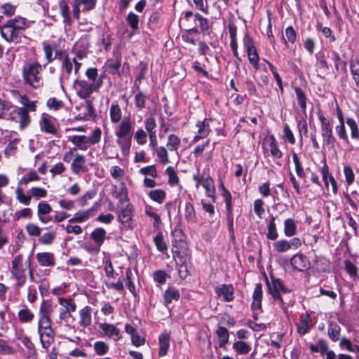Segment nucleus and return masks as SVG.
I'll list each match as a JSON object with an SVG mask.
<instances>
[{
	"label": "nucleus",
	"mask_w": 359,
	"mask_h": 359,
	"mask_svg": "<svg viewBox=\"0 0 359 359\" xmlns=\"http://www.w3.org/2000/svg\"><path fill=\"white\" fill-rule=\"evenodd\" d=\"M43 67L36 60H28L22 67V77L25 85L34 88L43 86Z\"/></svg>",
	"instance_id": "f257e3e1"
},
{
	"label": "nucleus",
	"mask_w": 359,
	"mask_h": 359,
	"mask_svg": "<svg viewBox=\"0 0 359 359\" xmlns=\"http://www.w3.org/2000/svg\"><path fill=\"white\" fill-rule=\"evenodd\" d=\"M11 273L16 280V285L18 287L22 286L27 279L26 276V264L23 263V256L22 255H18L15 256L11 264Z\"/></svg>",
	"instance_id": "f03ea898"
},
{
	"label": "nucleus",
	"mask_w": 359,
	"mask_h": 359,
	"mask_svg": "<svg viewBox=\"0 0 359 359\" xmlns=\"http://www.w3.org/2000/svg\"><path fill=\"white\" fill-rule=\"evenodd\" d=\"M266 285L269 293L272 296L273 299L277 301L280 306L283 307L285 305V302L280 295V292L287 293L289 290L285 287L280 280L273 278H271V281L266 279Z\"/></svg>",
	"instance_id": "7ed1b4c3"
},
{
	"label": "nucleus",
	"mask_w": 359,
	"mask_h": 359,
	"mask_svg": "<svg viewBox=\"0 0 359 359\" xmlns=\"http://www.w3.org/2000/svg\"><path fill=\"white\" fill-rule=\"evenodd\" d=\"M318 118L320 121L321 135L324 141L330 148H334L336 140L332 135V126L330 121L321 112L318 113Z\"/></svg>",
	"instance_id": "20e7f679"
},
{
	"label": "nucleus",
	"mask_w": 359,
	"mask_h": 359,
	"mask_svg": "<svg viewBox=\"0 0 359 359\" xmlns=\"http://www.w3.org/2000/svg\"><path fill=\"white\" fill-rule=\"evenodd\" d=\"M78 86L77 95L82 99L88 98L93 92H97L100 88V81L95 83H89L86 80H76Z\"/></svg>",
	"instance_id": "39448f33"
},
{
	"label": "nucleus",
	"mask_w": 359,
	"mask_h": 359,
	"mask_svg": "<svg viewBox=\"0 0 359 359\" xmlns=\"http://www.w3.org/2000/svg\"><path fill=\"white\" fill-rule=\"evenodd\" d=\"M174 259L177 266L180 276L182 278H186L189 276L187 266L189 260V255L187 250L183 251H176L174 254Z\"/></svg>",
	"instance_id": "423d86ee"
},
{
	"label": "nucleus",
	"mask_w": 359,
	"mask_h": 359,
	"mask_svg": "<svg viewBox=\"0 0 359 359\" xmlns=\"http://www.w3.org/2000/svg\"><path fill=\"white\" fill-rule=\"evenodd\" d=\"M133 205L130 202L118 203V219L120 222L130 228V222L133 217Z\"/></svg>",
	"instance_id": "0eeeda50"
},
{
	"label": "nucleus",
	"mask_w": 359,
	"mask_h": 359,
	"mask_svg": "<svg viewBox=\"0 0 359 359\" xmlns=\"http://www.w3.org/2000/svg\"><path fill=\"white\" fill-rule=\"evenodd\" d=\"M9 116L11 120L19 123L20 129L26 128L31 121L27 110L25 108L17 107L10 112Z\"/></svg>",
	"instance_id": "6e6552de"
},
{
	"label": "nucleus",
	"mask_w": 359,
	"mask_h": 359,
	"mask_svg": "<svg viewBox=\"0 0 359 359\" xmlns=\"http://www.w3.org/2000/svg\"><path fill=\"white\" fill-rule=\"evenodd\" d=\"M97 0H79L76 4H73L72 15L76 20L80 18V13L88 12L95 8Z\"/></svg>",
	"instance_id": "1a4fd4ad"
},
{
	"label": "nucleus",
	"mask_w": 359,
	"mask_h": 359,
	"mask_svg": "<svg viewBox=\"0 0 359 359\" xmlns=\"http://www.w3.org/2000/svg\"><path fill=\"white\" fill-rule=\"evenodd\" d=\"M107 232L103 228H96L90 234V238L94 241L96 246L92 250L88 249L90 252L97 253L100 252V246L106 239Z\"/></svg>",
	"instance_id": "9d476101"
},
{
	"label": "nucleus",
	"mask_w": 359,
	"mask_h": 359,
	"mask_svg": "<svg viewBox=\"0 0 359 359\" xmlns=\"http://www.w3.org/2000/svg\"><path fill=\"white\" fill-rule=\"evenodd\" d=\"M290 263L293 269L299 271H304L310 267V262L307 257L300 253L293 255L291 258Z\"/></svg>",
	"instance_id": "9b49d317"
},
{
	"label": "nucleus",
	"mask_w": 359,
	"mask_h": 359,
	"mask_svg": "<svg viewBox=\"0 0 359 359\" xmlns=\"http://www.w3.org/2000/svg\"><path fill=\"white\" fill-rule=\"evenodd\" d=\"M112 196L118 200V203L128 202V189L125 182H121L119 185L114 186L111 191Z\"/></svg>",
	"instance_id": "f8f14e48"
},
{
	"label": "nucleus",
	"mask_w": 359,
	"mask_h": 359,
	"mask_svg": "<svg viewBox=\"0 0 359 359\" xmlns=\"http://www.w3.org/2000/svg\"><path fill=\"white\" fill-rule=\"evenodd\" d=\"M39 126L41 131L51 135H57L56 127L52 118L46 114H43L39 121Z\"/></svg>",
	"instance_id": "ddd939ff"
},
{
	"label": "nucleus",
	"mask_w": 359,
	"mask_h": 359,
	"mask_svg": "<svg viewBox=\"0 0 359 359\" xmlns=\"http://www.w3.org/2000/svg\"><path fill=\"white\" fill-rule=\"evenodd\" d=\"M0 32L2 37L8 42L14 41L18 38V32L8 20L1 27Z\"/></svg>",
	"instance_id": "4468645a"
},
{
	"label": "nucleus",
	"mask_w": 359,
	"mask_h": 359,
	"mask_svg": "<svg viewBox=\"0 0 359 359\" xmlns=\"http://www.w3.org/2000/svg\"><path fill=\"white\" fill-rule=\"evenodd\" d=\"M132 122L130 118L124 117L115 130L116 135L132 136Z\"/></svg>",
	"instance_id": "2eb2a0df"
},
{
	"label": "nucleus",
	"mask_w": 359,
	"mask_h": 359,
	"mask_svg": "<svg viewBox=\"0 0 359 359\" xmlns=\"http://www.w3.org/2000/svg\"><path fill=\"white\" fill-rule=\"evenodd\" d=\"M245 46L247 48V53L248 56V60L251 65L257 69L259 68L258 67V62H259V55L257 52V50L255 47L254 46L252 41L250 39H248L247 42H245Z\"/></svg>",
	"instance_id": "dca6fc26"
},
{
	"label": "nucleus",
	"mask_w": 359,
	"mask_h": 359,
	"mask_svg": "<svg viewBox=\"0 0 359 359\" xmlns=\"http://www.w3.org/2000/svg\"><path fill=\"white\" fill-rule=\"evenodd\" d=\"M215 292L219 296H222L225 302H231L233 299V287L231 285H222L215 287Z\"/></svg>",
	"instance_id": "f3484780"
},
{
	"label": "nucleus",
	"mask_w": 359,
	"mask_h": 359,
	"mask_svg": "<svg viewBox=\"0 0 359 359\" xmlns=\"http://www.w3.org/2000/svg\"><path fill=\"white\" fill-rule=\"evenodd\" d=\"M100 328L103 332L109 337H114V340L118 341L121 339L120 330L113 324L109 323H101L100 324Z\"/></svg>",
	"instance_id": "a211bd4d"
},
{
	"label": "nucleus",
	"mask_w": 359,
	"mask_h": 359,
	"mask_svg": "<svg viewBox=\"0 0 359 359\" xmlns=\"http://www.w3.org/2000/svg\"><path fill=\"white\" fill-rule=\"evenodd\" d=\"M95 211V205L85 211H79L74 214V217L69 220V223L84 222L93 217Z\"/></svg>",
	"instance_id": "6ab92c4d"
},
{
	"label": "nucleus",
	"mask_w": 359,
	"mask_h": 359,
	"mask_svg": "<svg viewBox=\"0 0 359 359\" xmlns=\"http://www.w3.org/2000/svg\"><path fill=\"white\" fill-rule=\"evenodd\" d=\"M92 309L89 306H86L79 311V325L81 327H86L92 323Z\"/></svg>",
	"instance_id": "aec40b11"
},
{
	"label": "nucleus",
	"mask_w": 359,
	"mask_h": 359,
	"mask_svg": "<svg viewBox=\"0 0 359 359\" xmlns=\"http://www.w3.org/2000/svg\"><path fill=\"white\" fill-rule=\"evenodd\" d=\"M88 46L86 41H77L72 48V52L80 60L87 57Z\"/></svg>",
	"instance_id": "412c9836"
},
{
	"label": "nucleus",
	"mask_w": 359,
	"mask_h": 359,
	"mask_svg": "<svg viewBox=\"0 0 359 359\" xmlns=\"http://www.w3.org/2000/svg\"><path fill=\"white\" fill-rule=\"evenodd\" d=\"M197 127L198 128V135H196L193 140L194 142L206 137L210 131L209 121L206 118L201 122H198L197 123Z\"/></svg>",
	"instance_id": "4be33fe9"
},
{
	"label": "nucleus",
	"mask_w": 359,
	"mask_h": 359,
	"mask_svg": "<svg viewBox=\"0 0 359 359\" xmlns=\"http://www.w3.org/2000/svg\"><path fill=\"white\" fill-rule=\"evenodd\" d=\"M116 144L120 147L124 156H128L131 147L132 136L116 135Z\"/></svg>",
	"instance_id": "5701e85b"
},
{
	"label": "nucleus",
	"mask_w": 359,
	"mask_h": 359,
	"mask_svg": "<svg viewBox=\"0 0 359 359\" xmlns=\"http://www.w3.org/2000/svg\"><path fill=\"white\" fill-rule=\"evenodd\" d=\"M43 348H48L54 340V331L52 327L38 332Z\"/></svg>",
	"instance_id": "b1692460"
},
{
	"label": "nucleus",
	"mask_w": 359,
	"mask_h": 359,
	"mask_svg": "<svg viewBox=\"0 0 359 359\" xmlns=\"http://www.w3.org/2000/svg\"><path fill=\"white\" fill-rule=\"evenodd\" d=\"M252 309L253 310H259L262 308V287L260 283L255 285L254 292L252 293Z\"/></svg>",
	"instance_id": "393cba45"
},
{
	"label": "nucleus",
	"mask_w": 359,
	"mask_h": 359,
	"mask_svg": "<svg viewBox=\"0 0 359 359\" xmlns=\"http://www.w3.org/2000/svg\"><path fill=\"white\" fill-rule=\"evenodd\" d=\"M36 259L42 266H53L55 264L54 255L51 252L37 253Z\"/></svg>",
	"instance_id": "a878e982"
},
{
	"label": "nucleus",
	"mask_w": 359,
	"mask_h": 359,
	"mask_svg": "<svg viewBox=\"0 0 359 359\" xmlns=\"http://www.w3.org/2000/svg\"><path fill=\"white\" fill-rule=\"evenodd\" d=\"M86 160L84 156L76 154L72 161L71 168L74 173L79 174L84 170Z\"/></svg>",
	"instance_id": "bb28decb"
},
{
	"label": "nucleus",
	"mask_w": 359,
	"mask_h": 359,
	"mask_svg": "<svg viewBox=\"0 0 359 359\" xmlns=\"http://www.w3.org/2000/svg\"><path fill=\"white\" fill-rule=\"evenodd\" d=\"M330 58L334 63V67L337 72L345 73L346 72V62L341 59L337 52L332 50L330 52Z\"/></svg>",
	"instance_id": "cd10ccee"
},
{
	"label": "nucleus",
	"mask_w": 359,
	"mask_h": 359,
	"mask_svg": "<svg viewBox=\"0 0 359 359\" xmlns=\"http://www.w3.org/2000/svg\"><path fill=\"white\" fill-rule=\"evenodd\" d=\"M121 65V55H117L115 59L108 60L105 63V67L109 74H116L118 73Z\"/></svg>",
	"instance_id": "c85d7f7f"
},
{
	"label": "nucleus",
	"mask_w": 359,
	"mask_h": 359,
	"mask_svg": "<svg viewBox=\"0 0 359 359\" xmlns=\"http://www.w3.org/2000/svg\"><path fill=\"white\" fill-rule=\"evenodd\" d=\"M71 142L82 151H86L90 146L86 135H74L72 137Z\"/></svg>",
	"instance_id": "c756f323"
},
{
	"label": "nucleus",
	"mask_w": 359,
	"mask_h": 359,
	"mask_svg": "<svg viewBox=\"0 0 359 359\" xmlns=\"http://www.w3.org/2000/svg\"><path fill=\"white\" fill-rule=\"evenodd\" d=\"M180 297L179 290L173 287H168L164 292L163 298L166 305L170 304L172 301H177Z\"/></svg>",
	"instance_id": "7c9ffc66"
},
{
	"label": "nucleus",
	"mask_w": 359,
	"mask_h": 359,
	"mask_svg": "<svg viewBox=\"0 0 359 359\" xmlns=\"http://www.w3.org/2000/svg\"><path fill=\"white\" fill-rule=\"evenodd\" d=\"M159 353L160 356L165 355L170 346V336L168 333H162L159 336Z\"/></svg>",
	"instance_id": "2f4dec72"
},
{
	"label": "nucleus",
	"mask_w": 359,
	"mask_h": 359,
	"mask_svg": "<svg viewBox=\"0 0 359 359\" xmlns=\"http://www.w3.org/2000/svg\"><path fill=\"white\" fill-rule=\"evenodd\" d=\"M311 322V318L309 314L301 316L300 323L297 325L298 333L301 335L306 334L309 331Z\"/></svg>",
	"instance_id": "473e14b6"
},
{
	"label": "nucleus",
	"mask_w": 359,
	"mask_h": 359,
	"mask_svg": "<svg viewBox=\"0 0 359 359\" xmlns=\"http://www.w3.org/2000/svg\"><path fill=\"white\" fill-rule=\"evenodd\" d=\"M61 69V76L65 79H69L72 72L73 67L72 62L67 55H65L62 59Z\"/></svg>",
	"instance_id": "72a5a7b5"
},
{
	"label": "nucleus",
	"mask_w": 359,
	"mask_h": 359,
	"mask_svg": "<svg viewBox=\"0 0 359 359\" xmlns=\"http://www.w3.org/2000/svg\"><path fill=\"white\" fill-rule=\"evenodd\" d=\"M60 13L63 18L64 23L69 24L72 20L69 6L65 0H60L59 1Z\"/></svg>",
	"instance_id": "f704fd0d"
},
{
	"label": "nucleus",
	"mask_w": 359,
	"mask_h": 359,
	"mask_svg": "<svg viewBox=\"0 0 359 359\" xmlns=\"http://www.w3.org/2000/svg\"><path fill=\"white\" fill-rule=\"evenodd\" d=\"M203 187L206 190L207 196L211 198L213 200V201H215V189L214 182L208 175L205 176V180L203 182Z\"/></svg>",
	"instance_id": "c9c22d12"
},
{
	"label": "nucleus",
	"mask_w": 359,
	"mask_h": 359,
	"mask_svg": "<svg viewBox=\"0 0 359 359\" xmlns=\"http://www.w3.org/2000/svg\"><path fill=\"white\" fill-rule=\"evenodd\" d=\"M233 349L238 355H246L250 351L251 347L246 342L239 340L233 344Z\"/></svg>",
	"instance_id": "e433bc0d"
},
{
	"label": "nucleus",
	"mask_w": 359,
	"mask_h": 359,
	"mask_svg": "<svg viewBox=\"0 0 359 359\" xmlns=\"http://www.w3.org/2000/svg\"><path fill=\"white\" fill-rule=\"evenodd\" d=\"M269 150L271 155L275 158H280L282 157V152L278 149L277 141L273 135L269 138Z\"/></svg>",
	"instance_id": "4c0bfd02"
},
{
	"label": "nucleus",
	"mask_w": 359,
	"mask_h": 359,
	"mask_svg": "<svg viewBox=\"0 0 359 359\" xmlns=\"http://www.w3.org/2000/svg\"><path fill=\"white\" fill-rule=\"evenodd\" d=\"M58 302L62 306L60 309L73 312L76 309V304L72 299L60 297Z\"/></svg>",
	"instance_id": "58836bf2"
},
{
	"label": "nucleus",
	"mask_w": 359,
	"mask_h": 359,
	"mask_svg": "<svg viewBox=\"0 0 359 359\" xmlns=\"http://www.w3.org/2000/svg\"><path fill=\"white\" fill-rule=\"evenodd\" d=\"M216 334L219 337V347H224L229 341V334L228 330L224 327H219L216 330Z\"/></svg>",
	"instance_id": "ea45409f"
},
{
	"label": "nucleus",
	"mask_w": 359,
	"mask_h": 359,
	"mask_svg": "<svg viewBox=\"0 0 359 359\" xmlns=\"http://www.w3.org/2000/svg\"><path fill=\"white\" fill-rule=\"evenodd\" d=\"M18 316L19 320L22 323H29L32 321L34 318V314L27 308L19 310Z\"/></svg>",
	"instance_id": "a19ab883"
},
{
	"label": "nucleus",
	"mask_w": 359,
	"mask_h": 359,
	"mask_svg": "<svg viewBox=\"0 0 359 359\" xmlns=\"http://www.w3.org/2000/svg\"><path fill=\"white\" fill-rule=\"evenodd\" d=\"M294 91L296 93L297 99L298 100V103L300 105V107L303 112H306V96L304 91L299 87H295Z\"/></svg>",
	"instance_id": "79ce46f5"
},
{
	"label": "nucleus",
	"mask_w": 359,
	"mask_h": 359,
	"mask_svg": "<svg viewBox=\"0 0 359 359\" xmlns=\"http://www.w3.org/2000/svg\"><path fill=\"white\" fill-rule=\"evenodd\" d=\"M297 226L294 219H287L284 222V233L288 237L296 234Z\"/></svg>",
	"instance_id": "37998d69"
},
{
	"label": "nucleus",
	"mask_w": 359,
	"mask_h": 359,
	"mask_svg": "<svg viewBox=\"0 0 359 359\" xmlns=\"http://www.w3.org/2000/svg\"><path fill=\"white\" fill-rule=\"evenodd\" d=\"M267 230H268V232L266 234L267 238H269L271 241H275L278 238V234L276 231V225L275 223V217H271L270 221L267 226Z\"/></svg>",
	"instance_id": "c03bdc74"
},
{
	"label": "nucleus",
	"mask_w": 359,
	"mask_h": 359,
	"mask_svg": "<svg viewBox=\"0 0 359 359\" xmlns=\"http://www.w3.org/2000/svg\"><path fill=\"white\" fill-rule=\"evenodd\" d=\"M8 21L18 32L19 30L25 29L29 26L26 19L22 17H17Z\"/></svg>",
	"instance_id": "a18cd8bd"
},
{
	"label": "nucleus",
	"mask_w": 359,
	"mask_h": 359,
	"mask_svg": "<svg viewBox=\"0 0 359 359\" xmlns=\"http://www.w3.org/2000/svg\"><path fill=\"white\" fill-rule=\"evenodd\" d=\"M86 75L89 80L92 81L93 83H95L96 82L100 81V87L102 86L103 76H98L97 69L96 68L90 67L87 69Z\"/></svg>",
	"instance_id": "49530a36"
},
{
	"label": "nucleus",
	"mask_w": 359,
	"mask_h": 359,
	"mask_svg": "<svg viewBox=\"0 0 359 359\" xmlns=\"http://www.w3.org/2000/svg\"><path fill=\"white\" fill-rule=\"evenodd\" d=\"M149 196L152 201L161 204L165 200L166 194L162 189H154L149 191Z\"/></svg>",
	"instance_id": "de8ad7c7"
},
{
	"label": "nucleus",
	"mask_w": 359,
	"mask_h": 359,
	"mask_svg": "<svg viewBox=\"0 0 359 359\" xmlns=\"http://www.w3.org/2000/svg\"><path fill=\"white\" fill-rule=\"evenodd\" d=\"M110 118L113 123H118L122 117V111L118 104H112L109 110Z\"/></svg>",
	"instance_id": "09e8293b"
},
{
	"label": "nucleus",
	"mask_w": 359,
	"mask_h": 359,
	"mask_svg": "<svg viewBox=\"0 0 359 359\" xmlns=\"http://www.w3.org/2000/svg\"><path fill=\"white\" fill-rule=\"evenodd\" d=\"M340 327L334 323H330L328 326L327 334L330 339L334 341H337L339 338Z\"/></svg>",
	"instance_id": "8fccbe9b"
},
{
	"label": "nucleus",
	"mask_w": 359,
	"mask_h": 359,
	"mask_svg": "<svg viewBox=\"0 0 359 359\" xmlns=\"http://www.w3.org/2000/svg\"><path fill=\"white\" fill-rule=\"evenodd\" d=\"M180 145V138L174 134L170 135L166 146L170 151H177Z\"/></svg>",
	"instance_id": "3c124183"
},
{
	"label": "nucleus",
	"mask_w": 359,
	"mask_h": 359,
	"mask_svg": "<svg viewBox=\"0 0 359 359\" xmlns=\"http://www.w3.org/2000/svg\"><path fill=\"white\" fill-rule=\"evenodd\" d=\"M15 195L17 200L22 204L29 205L31 203L32 196L25 195L23 194L22 189L18 187L15 190Z\"/></svg>",
	"instance_id": "603ef678"
},
{
	"label": "nucleus",
	"mask_w": 359,
	"mask_h": 359,
	"mask_svg": "<svg viewBox=\"0 0 359 359\" xmlns=\"http://www.w3.org/2000/svg\"><path fill=\"white\" fill-rule=\"evenodd\" d=\"M110 175L112 177L116 180L118 182H123V177L124 176V170L117 165H114L110 168Z\"/></svg>",
	"instance_id": "864d4df0"
},
{
	"label": "nucleus",
	"mask_w": 359,
	"mask_h": 359,
	"mask_svg": "<svg viewBox=\"0 0 359 359\" xmlns=\"http://www.w3.org/2000/svg\"><path fill=\"white\" fill-rule=\"evenodd\" d=\"M52 312V307L50 303L43 301L40 306V318H50Z\"/></svg>",
	"instance_id": "5fc2aeb1"
},
{
	"label": "nucleus",
	"mask_w": 359,
	"mask_h": 359,
	"mask_svg": "<svg viewBox=\"0 0 359 359\" xmlns=\"http://www.w3.org/2000/svg\"><path fill=\"white\" fill-rule=\"evenodd\" d=\"M292 160H293L294 165H295V170H296V173H297V176L299 178L304 179L306 177V174L304 172V168L302 166V164L300 163V161H299L297 154L293 153Z\"/></svg>",
	"instance_id": "6e6d98bb"
},
{
	"label": "nucleus",
	"mask_w": 359,
	"mask_h": 359,
	"mask_svg": "<svg viewBox=\"0 0 359 359\" xmlns=\"http://www.w3.org/2000/svg\"><path fill=\"white\" fill-rule=\"evenodd\" d=\"M346 123L351 129V135L353 139H359V130L358 125L354 119L351 118H346Z\"/></svg>",
	"instance_id": "4d7b16f0"
},
{
	"label": "nucleus",
	"mask_w": 359,
	"mask_h": 359,
	"mask_svg": "<svg viewBox=\"0 0 359 359\" xmlns=\"http://www.w3.org/2000/svg\"><path fill=\"white\" fill-rule=\"evenodd\" d=\"M194 20L196 22H198L202 32H205L209 29V22L207 18L203 17L199 13H196L194 15Z\"/></svg>",
	"instance_id": "13d9d810"
},
{
	"label": "nucleus",
	"mask_w": 359,
	"mask_h": 359,
	"mask_svg": "<svg viewBox=\"0 0 359 359\" xmlns=\"http://www.w3.org/2000/svg\"><path fill=\"white\" fill-rule=\"evenodd\" d=\"M165 173L169 177L168 183L170 185L174 186V185H177L179 184V177H178L175 169L172 167H171V166L168 167L165 170Z\"/></svg>",
	"instance_id": "bf43d9fd"
},
{
	"label": "nucleus",
	"mask_w": 359,
	"mask_h": 359,
	"mask_svg": "<svg viewBox=\"0 0 359 359\" xmlns=\"http://www.w3.org/2000/svg\"><path fill=\"white\" fill-rule=\"evenodd\" d=\"M154 150L156 151L157 156L161 163L167 164L170 162L168 151L164 147H157Z\"/></svg>",
	"instance_id": "052dcab7"
},
{
	"label": "nucleus",
	"mask_w": 359,
	"mask_h": 359,
	"mask_svg": "<svg viewBox=\"0 0 359 359\" xmlns=\"http://www.w3.org/2000/svg\"><path fill=\"white\" fill-rule=\"evenodd\" d=\"M345 269L353 279L358 278V268L350 260L344 261Z\"/></svg>",
	"instance_id": "680f3d73"
},
{
	"label": "nucleus",
	"mask_w": 359,
	"mask_h": 359,
	"mask_svg": "<svg viewBox=\"0 0 359 359\" xmlns=\"http://www.w3.org/2000/svg\"><path fill=\"white\" fill-rule=\"evenodd\" d=\"M126 20L133 31L138 29L139 17L133 12L128 13Z\"/></svg>",
	"instance_id": "e2e57ef3"
},
{
	"label": "nucleus",
	"mask_w": 359,
	"mask_h": 359,
	"mask_svg": "<svg viewBox=\"0 0 359 359\" xmlns=\"http://www.w3.org/2000/svg\"><path fill=\"white\" fill-rule=\"evenodd\" d=\"M297 129L299 135L300 140H302L303 135L307 136L308 126L307 122L305 118H301L297 122Z\"/></svg>",
	"instance_id": "0e129e2a"
},
{
	"label": "nucleus",
	"mask_w": 359,
	"mask_h": 359,
	"mask_svg": "<svg viewBox=\"0 0 359 359\" xmlns=\"http://www.w3.org/2000/svg\"><path fill=\"white\" fill-rule=\"evenodd\" d=\"M94 349L97 355H103L107 353L109 346L105 342L100 341L94 344Z\"/></svg>",
	"instance_id": "69168bd1"
},
{
	"label": "nucleus",
	"mask_w": 359,
	"mask_h": 359,
	"mask_svg": "<svg viewBox=\"0 0 359 359\" xmlns=\"http://www.w3.org/2000/svg\"><path fill=\"white\" fill-rule=\"evenodd\" d=\"M275 250L278 252H284L290 250L289 241L286 240H280L273 243Z\"/></svg>",
	"instance_id": "338daca9"
},
{
	"label": "nucleus",
	"mask_w": 359,
	"mask_h": 359,
	"mask_svg": "<svg viewBox=\"0 0 359 359\" xmlns=\"http://www.w3.org/2000/svg\"><path fill=\"white\" fill-rule=\"evenodd\" d=\"M139 172L142 175H149L154 178L158 177V173L155 165L143 167L140 170Z\"/></svg>",
	"instance_id": "774afa93"
}]
</instances>
